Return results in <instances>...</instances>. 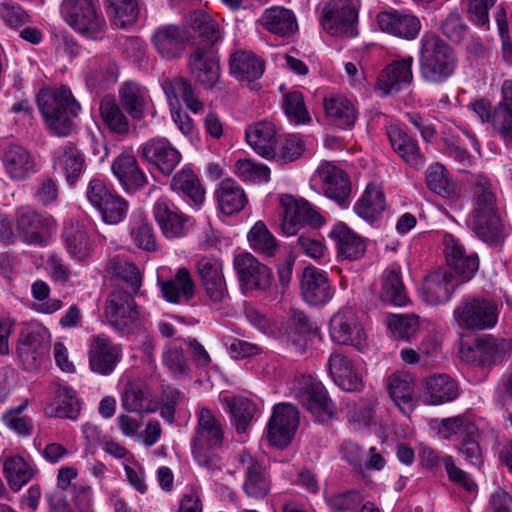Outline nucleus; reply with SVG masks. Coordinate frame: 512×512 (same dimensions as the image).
<instances>
[{"label": "nucleus", "mask_w": 512, "mask_h": 512, "mask_svg": "<svg viewBox=\"0 0 512 512\" xmlns=\"http://www.w3.org/2000/svg\"><path fill=\"white\" fill-rule=\"evenodd\" d=\"M104 314L108 323L121 333L129 332L141 318L134 299L123 290H115L108 296Z\"/></svg>", "instance_id": "4468645a"}, {"label": "nucleus", "mask_w": 512, "mask_h": 512, "mask_svg": "<svg viewBox=\"0 0 512 512\" xmlns=\"http://www.w3.org/2000/svg\"><path fill=\"white\" fill-rule=\"evenodd\" d=\"M3 472L10 488L17 492L33 478L35 468L23 457L13 455L4 459Z\"/></svg>", "instance_id": "603ef678"}, {"label": "nucleus", "mask_w": 512, "mask_h": 512, "mask_svg": "<svg viewBox=\"0 0 512 512\" xmlns=\"http://www.w3.org/2000/svg\"><path fill=\"white\" fill-rule=\"evenodd\" d=\"M231 422L238 434L248 431L256 414V405L249 399L241 396L227 399Z\"/></svg>", "instance_id": "6e6d98bb"}, {"label": "nucleus", "mask_w": 512, "mask_h": 512, "mask_svg": "<svg viewBox=\"0 0 512 512\" xmlns=\"http://www.w3.org/2000/svg\"><path fill=\"white\" fill-rule=\"evenodd\" d=\"M330 337L340 345H349L359 351L368 346L367 335L356 314L350 309L338 311L330 320Z\"/></svg>", "instance_id": "ddd939ff"}, {"label": "nucleus", "mask_w": 512, "mask_h": 512, "mask_svg": "<svg viewBox=\"0 0 512 512\" xmlns=\"http://www.w3.org/2000/svg\"><path fill=\"white\" fill-rule=\"evenodd\" d=\"M223 20L203 10L195 11L190 16V26L204 41L211 45L221 39Z\"/></svg>", "instance_id": "8fccbe9b"}, {"label": "nucleus", "mask_w": 512, "mask_h": 512, "mask_svg": "<svg viewBox=\"0 0 512 512\" xmlns=\"http://www.w3.org/2000/svg\"><path fill=\"white\" fill-rule=\"evenodd\" d=\"M151 42L158 54L169 60L179 57L184 50L183 36L175 25L158 27L151 35Z\"/></svg>", "instance_id": "79ce46f5"}, {"label": "nucleus", "mask_w": 512, "mask_h": 512, "mask_svg": "<svg viewBox=\"0 0 512 512\" xmlns=\"http://www.w3.org/2000/svg\"><path fill=\"white\" fill-rule=\"evenodd\" d=\"M233 267L241 287L246 291H266L272 284V272L249 252L235 255Z\"/></svg>", "instance_id": "2eb2a0df"}, {"label": "nucleus", "mask_w": 512, "mask_h": 512, "mask_svg": "<svg viewBox=\"0 0 512 512\" xmlns=\"http://www.w3.org/2000/svg\"><path fill=\"white\" fill-rule=\"evenodd\" d=\"M387 388L391 399L403 414L409 415L417 406L415 379L412 374L404 371L391 374L387 380Z\"/></svg>", "instance_id": "2f4dec72"}, {"label": "nucleus", "mask_w": 512, "mask_h": 512, "mask_svg": "<svg viewBox=\"0 0 512 512\" xmlns=\"http://www.w3.org/2000/svg\"><path fill=\"white\" fill-rule=\"evenodd\" d=\"M193 77L204 87H213L219 79L217 53L211 45H197L189 57Z\"/></svg>", "instance_id": "b1692460"}, {"label": "nucleus", "mask_w": 512, "mask_h": 512, "mask_svg": "<svg viewBox=\"0 0 512 512\" xmlns=\"http://www.w3.org/2000/svg\"><path fill=\"white\" fill-rule=\"evenodd\" d=\"M387 135L394 151L410 167L418 170L424 166L425 160L417 142L409 137L398 125L387 126Z\"/></svg>", "instance_id": "ea45409f"}, {"label": "nucleus", "mask_w": 512, "mask_h": 512, "mask_svg": "<svg viewBox=\"0 0 512 512\" xmlns=\"http://www.w3.org/2000/svg\"><path fill=\"white\" fill-rule=\"evenodd\" d=\"M305 151V141L297 134H288L279 137L273 149V156L269 160L286 164L299 159Z\"/></svg>", "instance_id": "13d9d810"}, {"label": "nucleus", "mask_w": 512, "mask_h": 512, "mask_svg": "<svg viewBox=\"0 0 512 512\" xmlns=\"http://www.w3.org/2000/svg\"><path fill=\"white\" fill-rule=\"evenodd\" d=\"M300 288L303 299L312 305L325 304L333 296L326 272L314 266L304 268Z\"/></svg>", "instance_id": "c85d7f7f"}, {"label": "nucleus", "mask_w": 512, "mask_h": 512, "mask_svg": "<svg viewBox=\"0 0 512 512\" xmlns=\"http://www.w3.org/2000/svg\"><path fill=\"white\" fill-rule=\"evenodd\" d=\"M259 21L264 29L284 38L293 35L298 29L294 13L280 6L266 9Z\"/></svg>", "instance_id": "37998d69"}, {"label": "nucleus", "mask_w": 512, "mask_h": 512, "mask_svg": "<svg viewBox=\"0 0 512 512\" xmlns=\"http://www.w3.org/2000/svg\"><path fill=\"white\" fill-rule=\"evenodd\" d=\"M50 287L43 280H37L31 285V295L34 303L33 308L39 313L53 314L61 309L62 301L50 297Z\"/></svg>", "instance_id": "338daca9"}, {"label": "nucleus", "mask_w": 512, "mask_h": 512, "mask_svg": "<svg viewBox=\"0 0 512 512\" xmlns=\"http://www.w3.org/2000/svg\"><path fill=\"white\" fill-rule=\"evenodd\" d=\"M218 212L226 216L240 213L248 204L243 187L232 178L218 183L213 193Z\"/></svg>", "instance_id": "7c9ffc66"}, {"label": "nucleus", "mask_w": 512, "mask_h": 512, "mask_svg": "<svg viewBox=\"0 0 512 512\" xmlns=\"http://www.w3.org/2000/svg\"><path fill=\"white\" fill-rule=\"evenodd\" d=\"M88 358L90 369L94 373L107 376L121 361L122 349L108 337L96 335L90 340Z\"/></svg>", "instance_id": "5701e85b"}, {"label": "nucleus", "mask_w": 512, "mask_h": 512, "mask_svg": "<svg viewBox=\"0 0 512 512\" xmlns=\"http://www.w3.org/2000/svg\"><path fill=\"white\" fill-rule=\"evenodd\" d=\"M119 98L128 115L134 120H141L146 114L156 115L155 109H150L152 101L148 90L133 81L123 83L119 89Z\"/></svg>", "instance_id": "c756f323"}, {"label": "nucleus", "mask_w": 512, "mask_h": 512, "mask_svg": "<svg viewBox=\"0 0 512 512\" xmlns=\"http://www.w3.org/2000/svg\"><path fill=\"white\" fill-rule=\"evenodd\" d=\"M51 339L49 329L39 322H31L22 329L17 354L25 370H37L48 360Z\"/></svg>", "instance_id": "39448f33"}, {"label": "nucleus", "mask_w": 512, "mask_h": 512, "mask_svg": "<svg viewBox=\"0 0 512 512\" xmlns=\"http://www.w3.org/2000/svg\"><path fill=\"white\" fill-rule=\"evenodd\" d=\"M118 68L114 61L108 57L94 60L88 66L85 80L89 89H103L117 79Z\"/></svg>", "instance_id": "864d4df0"}, {"label": "nucleus", "mask_w": 512, "mask_h": 512, "mask_svg": "<svg viewBox=\"0 0 512 512\" xmlns=\"http://www.w3.org/2000/svg\"><path fill=\"white\" fill-rule=\"evenodd\" d=\"M248 145L260 156L270 159L276 145V128L269 121L257 122L250 125L245 133Z\"/></svg>", "instance_id": "c03bdc74"}, {"label": "nucleus", "mask_w": 512, "mask_h": 512, "mask_svg": "<svg viewBox=\"0 0 512 512\" xmlns=\"http://www.w3.org/2000/svg\"><path fill=\"white\" fill-rule=\"evenodd\" d=\"M328 237L334 242L338 256L347 260L362 257L366 250L363 238L352 231L345 223H335Z\"/></svg>", "instance_id": "58836bf2"}, {"label": "nucleus", "mask_w": 512, "mask_h": 512, "mask_svg": "<svg viewBox=\"0 0 512 512\" xmlns=\"http://www.w3.org/2000/svg\"><path fill=\"white\" fill-rule=\"evenodd\" d=\"M328 121L342 130L351 129L358 119L356 101L342 94H331L323 100Z\"/></svg>", "instance_id": "cd10ccee"}, {"label": "nucleus", "mask_w": 512, "mask_h": 512, "mask_svg": "<svg viewBox=\"0 0 512 512\" xmlns=\"http://www.w3.org/2000/svg\"><path fill=\"white\" fill-rule=\"evenodd\" d=\"M141 157L159 172L168 176L182 160V155L166 138H152L143 143Z\"/></svg>", "instance_id": "4be33fe9"}, {"label": "nucleus", "mask_w": 512, "mask_h": 512, "mask_svg": "<svg viewBox=\"0 0 512 512\" xmlns=\"http://www.w3.org/2000/svg\"><path fill=\"white\" fill-rule=\"evenodd\" d=\"M377 24L382 32L405 40H414L422 28L417 16L399 10L380 12Z\"/></svg>", "instance_id": "393cba45"}, {"label": "nucleus", "mask_w": 512, "mask_h": 512, "mask_svg": "<svg viewBox=\"0 0 512 512\" xmlns=\"http://www.w3.org/2000/svg\"><path fill=\"white\" fill-rule=\"evenodd\" d=\"M386 323L394 336L405 340L414 338L420 329V318L414 314L390 315L387 317Z\"/></svg>", "instance_id": "774afa93"}, {"label": "nucleus", "mask_w": 512, "mask_h": 512, "mask_svg": "<svg viewBox=\"0 0 512 512\" xmlns=\"http://www.w3.org/2000/svg\"><path fill=\"white\" fill-rule=\"evenodd\" d=\"M299 425V412L289 403L274 406L268 422L267 437L271 445L285 448L292 441Z\"/></svg>", "instance_id": "dca6fc26"}, {"label": "nucleus", "mask_w": 512, "mask_h": 512, "mask_svg": "<svg viewBox=\"0 0 512 512\" xmlns=\"http://www.w3.org/2000/svg\"><path fill=\"white\" fill-rule=\"evenodd\" d=\"M512 351V339L484 335L475 342L473 353L483 366H493L503 362Z\"/></svg>", "instance_id": "4c0bfd02"}, {"label": "nucleus", "mask_w": 512, "mask_h": 512, "mask_svg": "<svg viewBox=\"0 0 512 512\" xmlns=\"http://www.w3.org/2000/svg\"><path fill=\"white\" fill-rule=\"evenodd\" d=\"M94 224L90 221H72L65 226L62 242L68 256L77 263H85L94 252Z\"/></svg>", "instance_id": "f8f14e48"}, {"label": "nucleus", "mask_w": 512, "mask_h": 512, "mask_svg": "<svg viewBox=\"0 0 512 512\" xmlns=\"http://www.w3.org/2000/svg\"><path fill=\"white\" fill-rule=\"evenodd\" d=\"M444 255L447 265L454 271L459 282L471 280L479 268V258L475 252L467 251L459 239L451 234L443 237Z\"/></svg>", "instance_id": "a211bd4d"}, {"label": "nucleus", "mask_w": 512, "mask_h": 512, "mask_svg": "<svg viewBox=\"0 0 512 512\" xmlns=\"http://www.w3.org/2000/svg\"><path fill=\"white\" fill-rule=\"evenodd\" d=\"M421 389L420 399L424 404L432 406L453 401L459 394L457 383L445 374L425 378Z\"/></svg>", "instance_id": "72a5a7b5"}, {"label": "nucleus", "mask_w": 512, "mask_h": 512, "mask_svg": "<svg viewBox=\"0 0 512 512\" xmlns=\"http://www.w3.org/2000/svg\"><path fill=\"white\" fill-rule=\"evenodd\" d=\"M413 62L412 56L391 62L378 76L376 91L387 96L409 86L413 80Z\"/></svg>", "instance_id": "a878e982"}, {"label": "nucleus", "mask_w": 512, "mask_h": 512, "mask_svg": "<svg viewBox=\"0 0 512 512\" xmlns=\"http://www.w3.org/2000/svg\"><path fill=\"white\" fill-rule=\"evenodd\" d=\"M99 114L103 125L110 132L125 135L130 131L128 117L114 98L104 97L100 101Z\"/></svg>", "instance_id": "3c124183"}, {"label": "nucleus", "mask_w": 512, "mask_h": 512, "mask_svg": "<svg viewBox=\"0 0 512 512\" xmlns=\"http://www.w3.org/2000/svg\"><path fill=\"white\" fill-rule=\"evenodd\" d=\"M222 440L223 428L219 418L208 408H201L192 449H214L222 444Z\"/></svg>", "instance_id": "c9c22d12"}, {"label": "nucleus", "mask_w": 512, "mask_h": 512, "mask_svg": "<svg viewBox=\"0 0 512 512\" xmlns=\"http://www.w3.org/2000/svg\"><path fill=\"white\" fill-rule=\"evenodd\" d=\"M497 107L499 134L506 144H512V80L503 82Z\"/></svg>", "instance_id": "4d7b16f0"}, {"label": "nucleus", "mask_w": 512, "mask_h": 512, "mask_svg": "<svg viewBox=\"0 0 512 512\" xmlns=\"http://www.w3.org/2000/svg\"><path fill=\"white\" fill-rule=\"evenodd\" d=\"M428 188L446 199H453L457 196L456 185L450 180L443 165L435 163L431 165L426 174Z\"/></svg>", "instance_id": "e2e57ef3"}, {"label": "nucleus", "mask_w": 512, "mask_h": 512, "mask_svg": "<svg viewBox=\"0 0 512 512\" xmlns=\"http://www.w3.org/2000/svg\"><path fill=\"white\" fill-rule=\"evenodd\" d=\"M419 64L422 77L430 83H443L452 76L456 58L452 49L437 35L424 33L420 39Z\"/></svg>", "instance_id": "7ed1b4c3"}, {"label": "nucleus", "mask_w": 512, "mask_h": 512, "mask_svg": "<svg viewBox=\"0 0 512 512\" xmlns=\"http://www.w3.org/2000/svg\"><path fill=\"white\" fill-rule=\"evenodd\" d=\"M152 212L166 238L177 239L187 235L190 218L184 215L167 197L158 198L153 205Z\"/></svg>", "instance_id": "412c9836"}, {"label": "nucleus", "mask_w": 512, "mask_h": 512, "mask_svg": "<svg viewBox=\"0 0 512 512\" xmlns=\"http://www.w3.org/2000/svg\"><path fill=\"white\" fill-rule=\"evenodd\" d=\"M461 284L448 270L439 268L430 271L418 288L420 299L428 305L438 306L451 300L456 287Z\"/></svg>", "instance_id": "f3484780"}, {"label": "nucleus", "mask_w": 512, "mask_h": 512, "mask_svg": "<svg viewBox=\"0 0 512 512\" xmlns=\"http://www.w3.org/2000/svg\"><path fill=\"white\" fill-rule=\"evenodd\" d=\"M163 89L169 101L173 122L184 136L192 137L195 132L192 119L186 113L177 110L175 104L181 98L187 108L196 114L203 111V103L198 99L192 86L183 78L164 82Z\"/></svg>", "instance_id": "6e6552de"}, {"label": "nucleus", "mask_w": 512, "mask_h": 512, "mask_svg": "<svg viewBox=\"0 0 512 512\" xmlns=\"http://www.w3.org/2000/svg\"><path fill=\"white\" fill-rule=\"evenodd\" d=\"M250 248L256 253L272 257L275 255L278 243L276 238L263 221H257L247 233Z\"/></svg>", "instance_id": "bf43d9fd"}, {"label": "nucleus", "mask_w": 512, "mask_h": 512, "mask_svg": "<svg viewBox=\"0 0 512 512\" xmlns=\"http://www.w3.org/2000/svg\"><path fill=\"white\" fill-rule=\"evenodd\" d=\"M311 186H319L324 195L342 207L349 203L351 183L348 174L332 162L323 161L311 178Z\"/></svg>", "instance_id": "9d476101"}, {"label": "nucleus", "mask_w": 512, "mask_h": 512, "mask_svg": "<svg viewBox=\"0 0 512 512\" xmlns=\"http://www.w3.org/2000/svg\"><path fill=\"white\" fill-rule=\"evenodd\" d=\"M106 13L113 24L126 28L134 24L139 16L140 0H103Z\"/></svg>", "instance_id": "5fc2aeb1"}, {"label": "nucleus", "mask_w": 512, "mask_h": 512, "mask_svg": "<svg viewBox=\"0 0 512 512\" xmlns=\"http://www.w3.org/2000/svg\"><path fill=\"white\" fill-rule=\"evenodd\" d=\"M467 223L476 236L487 244H497L503 238V226L497 212L496 198L490 190L488 179L484 176L477 179L474 209Z\"/></svg>", "instance_id": "f03ea898"}, {"label": "nucleus", "mask_w": 512, "mask_h": 512, "mask_svg": "<svg viewBox=\"0 0 512 512\" xmlns=\"http://www.w3.org/2000/svg\"><path fill=\"white\" fill-rule=\"evenodd\" d=\"M59 12L70 28L88 38L97 37L105 29L99 0H62Z\"/></svg>", "instance_id": "20e7f679"}, {"label": "nucleus", "mask_w": 512, "mask_h": 512, "mask_svg": "<svg viewBox=\"0 0 512 512\" xmlns=\"http://www.w3.org/2000/svg\"><path fill=\"white\" fill-rule=\"evenodd\" d=\"M235 461L244 473V493L254 499L266 497L271 489V480L261 463L246 451L238 453Z\"/></svg>", "instance_id": "aec40b11"}, {"label": "nucleus", "mask_w": 512, "mask_h": 512, "mask_svg": "<svg viewBox=\"0 0 512 512\" xmlns=\"http://www.w3.org/2000/svg\"><path fill=\"white\" fill-rule=\"evenodd\" d=\"M122 406L138 414L151 413L156 410V406L150 399L149 391L134 383H130L126 387L122 396Z\"/></svg>", "instance_id": "0e129e2a"}, {"label": "nucleus", "mask_w": 512, "mask_h": 512, "mask_svg": "<svg viewBox=\"0 0 512 512\" xmlns=\"http://www.w3.org/2000/svg\"><path fill=\"white\" fill-rule=\"evenodd\" d=\"M171 189L191 201L197 208L205 200V189L189 166H184L171 180Z\"/></svg>", "instance_id": "49530a36"}, {"label": "nucleus", "mask_w": 512, "mask_h": 512, "mask_svg": "<svg viewBox=\"0 0 512 512\" xmlns=\"http://www.w3.org/2000/svg\"><path fill=\"white\" fill-rule=\"evenodd\" d=\"M327 367L329 376L340 389L349 392H358L363 389L364 382L361 374L343 353L332 352L328 358Z\"/></svg>", "instance_id": "bb28decb"}, {"label": "nucleus", "mask_w": 512, "mask_h": 512, "mask_svg": "<svg viewBox=\"0 0 512 512\" xmlns=\"http://www.w3.org/2000/svg\"><path fill=\"white\" fill-rule=\"evenodd\" d=\"M6 172L12 179L22 180L35 172V162L27 149L14 142L0 144Z\"/></svg>", "instance_id": "f704fd0d"}, {"label": "nucleus", "mask_w": 512, "mask_h": 512, "mask_svg": "<svg viewBox=\"0 0 512 512\" xmlns=\"http://www.w3.org/2000/svg\"><path fill=\"white\" fill-rule=\"evenodd\" d=\"M38 107L48 129L57 136H68L74 129L73 120L81 106L66 86L45 88L37 97Z\"/></svg>", "instance_id": "f257e3e1"}, {"label": "nucleus", "mask_w": 512, "mask_h": 512, "mask_svg": "<svg viewBox=\"0 0 512 512\" xmlns=\"http://www.w3.org/2000/svg\"><path fill=\"white\" fill-rule=\"evenodd\" d=\"M380 296L385 302L394 306H405L409 302L400 271L397 268L385 271Z\"/></svg>", "instance_id": "052dcab7"}, {"label": "nucleus", "mask_w": 512, "mask_h": 512, "mask_svg": "<svg viewBox=\"0 0 512 512\" xmlns=\"http://www.w3.org/2000/svg\"><path fill=\"white\" fill-rule=\"evenodd\" d=\"M114 176L127 193H134L147 183V177L139 169L131 152L121 153L111 166Z\"/></svg>", "instance_id": "e433bc0d"}, {"label": "nucleus", "mask_w": 512, "mask_h": 512, "mask_svg": "<svg viewBox=\"0 0 512 512\" xmlns=\"http://www.w3.org/2000/svg\"><path fill=\"white\" fill-rule=\"evenodd\" d=\"M231 74L239 82H252L263 74V62L255 54L247 51H237L230 58Z\"/></svg>", "instance_id": "09e8293b"}, {"label": "nucleus", "mask_w": 512, "mask_h": 512, "mask_svg": "<svg viewBox=\"0 0 512 512\" xmlns=\"http://www.w3.org/2000/svg\"><path fill=\"white\" fill-rule=\"evenodd\" d=\"M158 284L163 298L170 303L187 302L194 295L195 283L189 270L185 267L179 268L174 278L158 281Z\"/></svg>", "instance_id": "a19ab883"}, {"label": "nucleus", "mask_w": 512, "mask_h": 512, "mask_svg": "<svg viewBox=\"0 0 512 512\" xmlns=\"http://www.w3.org/2000/svg\"><path fill=\"white\" fill-rule=\"evenodd\" d=\"M279 203L283 210L281 229L286 236H293L306 224L320 227L323 216L305 199L290 194H282Z\"/></svg>", "instance_id": "1a4fd4ad"}, {"label": "nucleus", "mask_w": 512, "mask_h": 512, "mask_svg": "<svg viewBox=\"0 0 512 512\" xmlns=\"http://www.w3.org/2000/svg\"><path fill=\"white\" fill-rule=\"evenodd\" d=\"M82 404L77 392L68 386H57L53 398L44 406V413L50 418L77 420Z\"/></svg>", "instance_id": "473e14b6"}, {"label": "nucleus", "mask_w": 512, "mask_h": 512, "mask_svg": "<svg viewBox=\"0 0 512 512\" xmlns=\"http://www.w3.org/2000/svg\"><path fill=\"white\" fill-rule=\"evenodd\" d=\"M17 229L26 243L43 245L55 233L56 223L51 216L21 208L17 211Z\"/></svg>", "instance_id": "6ab92c4d"}, {"label": "nucleus", "mask_w": 512, "mask_h": 512, "mask_svg": "<svg viewBox=\"0 0 512 512\" xmlns=\"http://www.w3.org/2000/svg\"><path fill=\"white\" fill-rule=\"evenodd\" d=\"M386 209V200L382 187L369 183L360 199L355 203L353 210L362 219L373 222L377 220Z\"/></svg>", "instance_id": "a18cd8bd"}, {"label": "nucleus", "mask_w": 512, "mask_h": 512, "mask_svg": "<svg viewBox=\"0 0 512 512\" xmlns=\"http://www.w3.org/2000/svg\"><path fill=\"white\" fill-rule=\"evenodd\" d=\"M29 405V400L24 399L18 406L11 407L2 414L1 420L4 426L13 433L28 437L33 433V421L24 415Z\"/></svg>", "instance_id": "680f3d73"}, {"label": "nucleus", "mask_w": 512, "mask_h": 512, "mask_svg": "<svg viewBox=\"0 0 512 512\" xmlns=\"http://www.w3.org/2000/svg\"><path fill=\"white\" fill-rule=\"evenodd\" d=\"M292 393L312 414L316 421L328 423L336 416V407L323 384L311 376H301L294 381Z\"/></svg>", "instance_id": "423d86ee"}, {"label": "nucleus", "mask_w": 512, "mask_h": 512, "mask_svg": "<svg viewBox=\"0 0 512 512\" xmlns=\"http://www.w3.org/2000/svg\"><path fill=\"white\" fill-rule=\"evenodd\" d=\"M358 0H331L323 9L321 24L333 36H354Z\"/></svg>", "instance_id": "9b49d317"}, {"label": "nucleus", "mask_w": 512, "mask_h": 512, "mask_svg": "<svg viewBox=\"0 0 512 512\" xmlns=\"http://www.w3.org/2000/svg\"><path fill=\"white\" fill-rule=\"evenodd\" d=\"M437 429L439 435L443 439L447 440L452 439L453 437H457V439L460 440L464 435L471 436L477 434L476 425L464 416L441 419L437 423Z\"/></svg>", "instance_id": "69168bd1"}, {"label": "nucleus", "mask_w": 512, "mask_h": 512, "mask_svg": "<svg viewBox=\"0 0 512 512\" xmlns=\"http://www.w3.org/2000/svg\"><path fill=\"white\" fill-rule=\"evenodd\" d=\"M54 168L62 172L66 181L73 185L84 171L85 161L82 154L72 146H62L55 150Z\"/></svg>", "instance_id": "de8ad7c7"}, {"label": "nucleus", "mask_w": 512, "mask_h": 512, "mask_svg": "<svg viewBox=\"0 0 512 512\" xmlns=\"http://www.w3.org/2000/svg\"><path fill=\"white\" fill-rule=\"evenodd\" d=\"M498 314L495 303L479 297H465L454 309L453 319L460 329L486 330L495 327Z\"/></svg>", "instance_id": "0eeeda50"}]
</instances>
